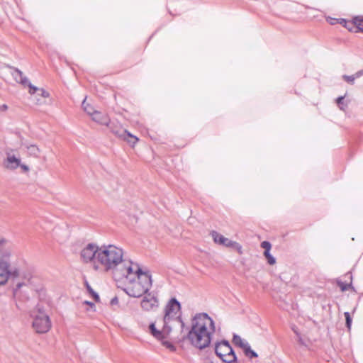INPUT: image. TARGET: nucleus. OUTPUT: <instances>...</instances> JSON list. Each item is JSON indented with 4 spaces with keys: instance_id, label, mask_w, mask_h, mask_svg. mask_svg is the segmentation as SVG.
Returning a JSON list of instances; mask_svg holds the SVG:
<instances>
[{
    "instance_id": "nucleus-1",
    "label": "nucleus",
    "mask_w": 363,
    "mask_h": 363,
    "mask_svg": "<svg viewBox=\"0 0 363 363\" xmlns=\"http://www.w3.org/2000/svg\"><path fill=\"white\" fill-rule=\"evenodd\" d=\"M215 330L213 319L207 313H199L192 318L191 329L182 340H188L191 345L203 350L209 346Z\"/></svg>"
},
{
    "instance_id": "nucleus-34",
    "label": "nucleus",
    "mask_w": 363,
    "mask_h": 363,
    "mask_svg": "<svg viewBox=\"0 0 363 363\" xmlns=\"http://www.w3.org/2000/svg\"><path fill=\"white\" fill-rule=\"evenodd\" d=\"M111 305L113 306V305H116L118 303V298L117 296H114L111 300V302H110Z\"/></svg>"
},
{
    "instance_id": "nucleus-12",
    "label": "nucleus",
    "mask_w": 363,
    "mask_h": 363,
    "mask_svg": "<svg viewBox=\"0 0 363 363\" xmlns=\"http://www.w3.org/2000/svg\"><path fill=\"white\" fill-rule=\"evenodd\" d=\"M107 127L110 129V130L117 137L123 138L125 139V137H130L133 138L134 140L133 142V144L136 143L138 140V138L132 135L129 132H128L125 129H124L121 125L118 123L111 122L109 123V125Z\"/></svg>"
},
{
    "instance_id": "nucleus-4",
    "label": "nucleus",
    "mask_w": 363,
    "mask_h": 363,
    "mask_svg": "<svg viewBox=\"0 0 363 363\" xmlns=\"http://www.w3.org/2000/svg\"><path fill=\"white\" fill-rule=\"evenodd\" d=\"M152 277L149 272L142 274L137 279H133V281H128L129 284L124 289V291L129 296L141 297L149 291L152 286Z\"/></svg>"
},
{
    "instance_id": "nucleus-6",
    "label": "nucleus",
    "mask_w": 363,
    "mask_h": 363,
    "mask_svg": "<svg viewBox=\"0 0 363 363\" xmlns=\"http://www.w3.org/2000/svg\"><path fill=\"white\" fill-rule=\"evenodd\" d=\"M4 167L9 169L13 171L18 167H20L23 172H28L30 168L28 165L21 163V160L19 155L14 154V150L8 149L6 150V158L3 162Z\"/></svg>"
},
{
    "instance_id": "nucleus-35",
    "label": "nucleus",
    "mask_w": 363,
    "mask_h": 363,
    "mask_svg": "<svg viewBox=\"0 0 363 363\" xmlns=\"http://www.w3.org/2000/svg\"><path fill=\"white\" fill-rule=\"evenodd\" d=\"M291 330L294 331L296 336L301 333L298 330V328L295 325L291 326Z\"/></svg>"
},
{
    "instance_id": "nucleus-29",
    "label": "nucleus",
    "mask_w": 363,
    "mask_h": 363,
    "mask_svg": "<svg viewBox=\"0 0 363 363\" xmlns=\"http://www.w3.org/2000/svg\"><path fill=\"white\" fill-rule=\"evenodd\" d=\"M261 247L264 249V252H270L272 245L271 243L268 241H263L261 243Z\"/></svg>"
},
{
    "instance_id": "nucleus-37",
    "label": "nucleus",
    "mask_w": 363,
    "mask_h": 363,
    "mask_svg": "<svg viewBox=\"0 0 363 363\" xmlns=\"http://www.w3.org/2000/svg\"><path fill=\"white\" fill-rule=\"evenodd\" d=\"M7 108H8V106L6 104H3L2 106H0V110L2 111L7 110Z\"/></svg>"
},
{
    "instance_id": "nucleus-24",
    "label": "nucleus",
    "mask_w": 363,
    "mask_h": 363,
    "mask_svg": "<svg viewBox=\"0 0 363 363\" xmlns=\"http://www.w3.org/2000/svg\"><path fill=\"white\" fill-rule=\"evenodd\" d=\"M86 286L87 291L92 296V297L94 298L95 301L99 302V299H100L99 294L93 290V289L90 286V285L87 282L86 283Z\"/></svg>"
},
{
    "instance_id": "nucleus-30",
    "label": "nucleus",
    "mask_w": 363,
    "mask_h": 363,
    "mask_svg": "<svg viewBox=\"0 0 363 363\" xmlns=\"http://www.w3.org/2000/svg\"><path fill=\"white\" fill-rule=\"evenodd\" d=\"M162 345L165 346L167 348L169 349L171 351H175L176 347L173 345L172 343L169 341H162Z\"/></svg>"
},
{
    "instance_id": "nucleus-11",
    "label": "nucleus",
    "mask_w": 363,
    "mask_h": 363,
    "mask_svg": "<svg viewBox=\"0 0 363 363\" xmlns=\"http://www.w3.org/2000/svg\"><path fill=\"white\" fill-rule=\"evenodd\" d=\"M13 70L11 74L16 82L21 84L24 86H28L29 87V93L33 94L36 92L38 87L33 86L28 80V79L23 76V72L16 67H11Z\"/></svg>"
},
{
    "instance_id": "nucleus-16",
    "label": "nucleus",
    "mask_w": 363,
    "mask_h": 363,
    "mask_svg": "<svg viewBox=\"0 0 363 363\" xmlns=\"http://www.w3.org/2000/svg\"><path fill=\"white\" fill-rule=\"evenodd\" d=\"M28 153L29 155L34 157H38L40 156V150L35 145H29L26 146Z\"/></svg>"
},
{
    "instance_id": "nucleus-15",
    "label": "nucleus",
    "mask_w": 363,
    "mask_h": 363,
    "mask_svg": "<svg viewBox=\"0 0 363 363\" xmlns=\"http://www.w3.org/2000/svg\"><path fill=\"white\" fill-rule=\"evenodd\" d=\"M214 242L225 246L227 243L228 238H225L223 235L219 234L218 232L213 230L211 233Z\"/></svg>"
},
{
    "instance_id": "nucleus-9",
    "label": "nucleus",
    "mask_w": 363,
    "mask_h": 363,
    "mask_svg": "<svg viewBox=\"0 0 363 363\" xmlns=\"http://www.w3.org/2000/svg\"><path fill=\"white\" fill-rule=\"evenodd\" d=\"M100 247L94 243L88 244L81 251V257L84 262L97 261V255L99 252Z\"/></svg>"
},
{
    "instance_id": "nucleus-22",
    "label": "nucleus",
    "mask_w": 363,
    "mask_h": 363,
    "mask_svg": "<svg viewBox=\"0 0 363 363\" xmlns=\"http://www.w3.org/2000/svg\"><path fill=\"white\" fill-rule=\"evenodd\" d=\"M362 76V75H358L357 76V72L354 74H352V75H343L342 78L347 83H349L350 84H353L354 82V79H357V78H359V77H360Z\"/></svg>"
},
{
    "instance_id": "nucleus-38",
    "label": "nucleus",
    "mask_w": 363,
    "mask_h": 363,
    "mask_svg": "<svg viewBox=\"0 0 363 363\" xmlns=\"http://www.w3.org/2000/svg\"><path fill=\"white\" fill-rule=\"evenodd\" d=\"M84 304H86V305H89V306H90L91 307L94 306V304L92 302H90V301H85L84 302Z\"/></svg>"
},
{
    "instance_id": "nucleus-21",
    "label": "nucleus",
    "mask_w": 363,
    "mask_h": 363,
    "mask_svg": "<svg viewBox=\"0 0 363 363\" xmlns=\"http://www.w3.org/2000/svg\"><path fill=\"white\" fill-rule=\"evenodd\" d=\"M243 351L245 354L250 359L257 357V354L251 349L250 345H245Z\"/></svg>"
},
{
    "instance_id": "nucleus-20",
    "label": "nucleus",
    "mask_w": 363,
    "mask_h": 363,
    "mask_svg": "<svg viewBox=\"0 0 363 363\" xmlns=\"http://www.w3.org/2000/svg\"><path fill=\"white\" fill-rule=\"evenodd\" d=\"M233 342L239 346L242 350L245 349V345H249L247 342H245L238 335H234L233 337Z\"/></svg>"
},
{
    "instance_id": "nucleus-27",
    "label": "nucleus",
    "mask_w": 363,
    "mask_h": 363,
    "mask_svg": "<svg viewBox=\"0 0 363 363\" xmlns=\"http://www.w3.org/2000/svg\"><path fill=\"white\" fill-rule=\"evenodd\" d=\"M264 255L267 259L269 264H274L276 262L275 258L270 254L269 252H264Z\"/></svg>"
},
{
    "instance_id": "nucleus-7",
    "label": "nucleus",
    "mask_w": 363,
    "mask_h": 363,
    "mask_svg": "<svg viewBox=\"0 0 363 363\" xmlns=\"http://www.w3.org/2000/svg\"><path fill=\"white\" fill-rule=\"evenodd\" d=\"M123 268L121 269V275L127 279L128 281H133V279H137L142 274H145L149 272H143L139 265L128 261L127 263L123 260Z\"/></svg>"
},
{
    "instance_id": "nucleus-28",
    "label": "nucleus",
    "mask_w": 363,
    "mask_h": 363,
    "mask_svg": "<svg viewBox=\"0 0 363 363\" xmlns=\"http://www.w3.org/2000/svg\"><path fill=\"white\" fill-rule=\"evenodd\" d=\"M344 315L345 317L346 320V326L348 329H350L351 324H352V318L350 316V314L349 312H345L344 313Z\"/></svg>"
},
{
    "instance_id": "nucleus-14",
    "label": "nucleus",
    "mask_w": 363,
    "mask_h": 363,
    "mask_svg": "<svg viewBox=\"0 0 363 363\" xmlns=\"http://www.w3.org/2000/svg\"><path fill=\"white\" fill-rule=\"evenodd\" d=\"M92 120L95 122L104 125H109L110 119L106 114L102 113L99 111H94L92 114Z\"/></svg>"
},
{
    "instance_id": "nucleus-8",
    "label": "nucleus",
    "mask_w": 363,
    "mask_h": 363,
    "mask_svg": "<svg viewBox=\"0 0 363 363\" xmlns=\"http://www.w3.org/2000/svg\"><path fill=\"white\" fill-rule=\"evenodd\" d=\"M33 327L38 333H45L51 328V322L49 316L38 308V314L35 315Z\"/></svg>"
},
{
    "instance_id": "nucleus-18",
    "label": "nucleus",
    "mask_w": 363,
    "mask_h": 363,
    "mask_svg": "<svg viewBox=\"0 0 363 363\" xmlns=\"http://www.w3.org/2000/svg\"><path fill=\"white\" fill-rule=\"evenodd\" d=\"M220 359L225 363H233L237 361V357L233 350H232L231 352L226 354Z\"/></svg>"
},
{
    "instance_id": "nucleus-31",
    "label": "nucleus",
    "mask_w": 363,
    "mask_h": 363,
    "mask_svg": "<svg viewBox=\"0 0 363 363\" xmlns=\"http://www.w3.org/2000/svg\"><path fill=\"white\" fill-rule=\"evenodd\" d=\"M235 245H231L230 247L234 248L238 251L240 254H242V246L237 242L235 241Z\"/></svg>"
},
{
    "instance_id": "nucleus-32",
    "label": "nucleus",
    "mask_w": 363,
    "mask_h": 363,
    "mask_svg": "<svg viewBox=\"0 0 363 363\" xmlns=\"http://www.w3.org/2000/svg\"><path fill=\"white\" fill-rule=\"evenodd\" d=\"M39 91L40 92V94L43 97H44V98H47V97H48V96H49V93H48V91H46L45 90L43 89H39L38 88V89L36 90V91Z\"/></svg>"
},
{
    "instance_id": "nucleus-25",
    "label": "nucleus",
    "mask_w": 363,
    "mask_h": 363,
    "mask_svg": "<svg viewBox=\"0 0 363 363\" xmlns=\"http://www.w3.org/2000/svg\"><path fill=\"white\" fill-rule=\"evenodd\" d=\"M354 24L359 30L363 32V18L355 17L354 18Z\"/></svg>"
},
{
    "instance_id": "nucleus-2",
    "label": "nucleus",
    "mask_w": 363,
    "mask_h": 363,
    "mask_svg": "<svg viewBox=\"0 0 363 363\" xmlns=\"http://www.w3.org/2000/svg\"><path fill=\"white\" fill-rule=\"evenodd\" d=\"M181 310L180 303L175 298L170 299L164 309V315L163 318V327L161 330L155 328L154 323H152L149 326L150 333L157 340H163L167 338L172 332V327L169 323L172 320L177 321L181 324L182 332H183L185 324L183 322L180 315L177 313Z\"/></svg>"
},
{
    "instance_id": "nucleus-40",
    "label": "nucleus",
    "mask_w": 363,
    "mask_h": 363,
    "mask_svg": "<svg viewBox=\"0 0 363 363\" xmlns=\"http://www.w3.org/2000/svg\"><path fill=\"white\" fill-rule=\"evenodd\" d=\"M5 242V240H4V239L1 240H0V245H1V244H2L3 242Z\"/></svg>"
},
{
    "instance_id": "nucleus-26",
    "label": "nucleus",
    "mask_w": 363,
    "mask_h": 363,
    "mask_svg": "<svg viewBox=\"0 0 363 363\" xmlns=\"http://www.w3.org/2000/svg\"><path fill=\"white\" fill-rule=\"evenodd\" d=\"M345 96H339L336 99V103L340 108V109L344 111L345 109V107L347 106V104H345Z\"/></svg>"
},
{
    "instance_id": "nucleus-23",
    "label": "nucleus",
    "mask_w": 363,
    "mask_h": 363,
    "mask_svg": "<svg viewBox=\"0 0 363 363\" xmlns=\"http://www.w3.org/2000/svg\"><path fill=\"white\" fill-rule=\"evenodd\" d=\"M82 106L84 111L92 117V114L95 111L94 110V108L91 105L86 103V99L83 101Z\"/></svg>"
},
{
    "instance_id": "nucleus-33",
    "label": "nucleus",
    "mask_w": 363,
    "mask_h": 363,
    "mask_svg": "<svg viewBox=\"0 0 363 363\" xmlns=\"http://www.w3.org/2000/svg\"><path fill=\"white\" fill-rule=\"evenodd\" d=\"M23 286H26V284L24 282H18L16 286V288L13 289V291L15 294L17 293V291Z\"/></svg>"
},
{
    "instance_id": "nucleus-19",
    "label": "nucleus",
    "mask_w": 363,
    "mask_h": 363,
    "mask_svg": "<svg viewBox=\"0 0 363 363\" xmlns=\"http://www.w3.org/2000/svg\"><path fill=\"white\" fill-rule=\"evenodd\" d=\"M346 276H349V279L352 280V275L350 274H347ZM337 284L340 288L342 291H345L352 287V281H350V284H346L342 281L341 280H337Z\"/></svg>"
},
{
    "instance_id": "nucleus-5",
    "label": "nucleus",
    "mask_w": 363,
    "mask_h": 363,
    "mask_svg": "<svg viewBox=\"0 0 363 363\" xmlns=\"http://www.w3.org/2000/svg\"><path fill=\"white\" fill-rule=\"evenodd\" d=\"M10 252L5 250L1 252L0 258V285L5 284L10 277L16 278L19 276V270L16 267H11L9 262Z\"/></svg>"
},
{
    "instance_id": "nucleus-13",
    "label": "nucleus",
    "mask_w": 363,
    "mask_h": 363,
    "mask_svg": "<svg viewBox=\"0 0 363 363\" xmlns=\"http://www.w3.org/2000/svg\"><path fill=\"white\" fill-rule=\"evenodd\" d=\"M233 348L227 340H222L220 342H217L215 345V353L220 359L226 354L231 352Z\"/></svg>"
},
{
    "instance_id": "nucleus-39",
    "label": "nucleus",
    "mask_w": 363,
    "mask_h": 363,
    "mask_svg": "<svg viewBox=\"0 0 363 363\" xmlns=\"http://www.w3.org/2000/svg\"><path fill=\"white\" fill-rule=\"evenodd\" d=\"M358 75H363V69L357 72V76Z\"/></svg>"
},
{
    "instance_id": "nucleus-10",
    "label": "nucleus",
    "mask_w": 363,
    "mask_h": 363,
    "mask_svg": "<svg viewBox=\"0 0 363 363\" xmlns=\"http://www.w3.org/2000/svg\"><path fill=\"white\" fill-rule=\"evenodd\" d=\"M159 301L155 293L149 291L143 295L140 306L144 311H150L158 307Z\"/></svg>"
},
{
    "instance_id": "nucleus-3",
    "label": "nucleus",
    "mask_w": 363,
    "mask_h": 363,
    "mask_svg": "<svg viewBox=\"0 0 363 363\" xmlns=\"http://www.w3.org/2000/svg\"><path fill=\"white\" fill-rule=\"evenodd\" d=\"M123 252L113 245H102L97 255V262L106 271L114 269L118 264H122Z\"/></svg>"
},
{
    "instance_id": "nucleus-17",
    "label": "nucleus",
    "mask_w": 363,
    "mask_h": 363,
    "mask_svg": "<svg viewBox=\"0 0 363 363\" xmlns=\"http://www.w3.org/2000/svg\"><path fill=\"white\" fill-rule=\"evenodd\" d=\"M296 340L301 345L306 348H309L311 340L305 335H303L301 333H300L296 336Z\"/></svg>"
},
{
    "instance_id": "nucleus-36",
    "label": "nucleus",
    "mask_w": 363,
    "mask_h": 363,
    "mask_svg": "<svg viewBox=\"0 0 363 363\" xmlns=\"http://www.w3.org/2000/svg\"><path fill=\"white\" fill-rule=\"evenodd\" d=\"M231 245H235V241H233V240H230L228 239V242H227V243H225V246L230 247Z\"/></svg>"
}]
</instances>
